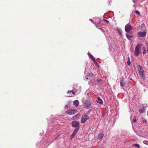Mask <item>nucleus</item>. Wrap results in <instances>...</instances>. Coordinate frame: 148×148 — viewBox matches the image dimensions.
I'll return each mask as SVG.
<instances>
[{
    "label": "nucleus",
    "mask_w": 148,
    "mask_h": 148,
    "mask_svg": "<svg viewBox=\"0 0 148 148\" xmlns=\"http://www.w3.org/2000/svg\"><path fill=\"white\" fill-rule=\"evenodd\" d=\"M42 134H41V133H40V136H42Z\"/></svg>",
    "instance_id": "f704fd0d"
},
{
    "label": "nucleus",
    "mask_w": 148,
    "mask_h": 148,
    "mask_svg": "<svg viewBox=\"0 0 148 148\" xmlns=\"http://www.w3.org/2000/svg\"><path fill=\"white\" fill-rule=\"evenodd\" d=\"M147 46H148V44H147Z\"/></svg>",
    "instance_id": "58836bf2"
},
{
    "label": "nucleus",
    "mask_w": 148,
    "mask_h": 148,
    "mask_svg": "<svg viewBox=\"0 0 148 148\" xmlns=\"http://www.w3.org/2000/svg\"><path fill=\"white\" fill-rule=\"evenodd\" d=\"M77 112V110L75 109H69L66 112L67 114L71 115H72Z\"/></svg>",
    "instance_id": "39448f33"
},
{
    "label": "nucleus",
    "mask_w": 148,
    "mask_h": 148,
    "mask_svg": "<svg viewBox=\"0 0 148 148\" xmlns=\"http://www.w3.org/2000/svg\"><path fill=\"white\" fill-rule=\"evenodd\" d=\"M89 93H88L87 94V95L88 96H89Z\"/></svg>",
    "instance_id": "72a5a7b5"
},
{
    "label": "nucleus",
    "mask_w": 148,
    "mask_h": 148,
    "mask_svg": "<svg viewBox=\"0 0 148 148\" xmlns=\"http://www.w3.org/2000/svg\"><path fill=\"white\" fill-rule=\"evenodd\" d=\"M90 20L93 23V21L92 19H90Z\"/></svg>",
    "instance_id": "7c9ffc66"
},
{
    "label": "nucleus",
    "mask_w": 148,
    "mask_h": 148,
    "mask_svg": "<svg viewBox=\"0 0 148 148\" xmlns=\"http://www.w3.org/2000/svg\"><path fill=\"white\" fill-rule=\"evenodd\" d=\"M75 136L74 135H73V134H72L71 136V138L72 139V138H73L74 136Z\"/></svg>",
    "instance_id": "c85d7f7f"
},
{
    "label": "nucleus",
    "mask_w": 148,
    "mask_h": 148,
    "mask_svg": "<svg viewBox=\"0 0 148 148\" xmlns=\"http://www.w3.org/2000/svg\"><path fill=\"white\" fill-rule=\"evenodd\" d=\"M147 51L148 52V49H147Z\"/></svg>",
    "instance_id": "e433bc0d"
},
{
    "label": "nucleus",
    "mask_w": 148,
    "mask_h": 148,
    "mask_svg": "<svg viewBox=\"0 0 148 148\" xmlns=\"http://www.w3.org/2000/svg\"><path fill=\"white\" fill-rule=\"evenodd\" d=\"M120 85L121 86H123L124 85V82L122 81H121L120 82Z\"/></svg>",
    "instance_id": "412c9836"
},
{
    "label": "nucleus",
    "mask_w": 148,
    "mask_h": 148,
    "mask_svg": "<svg viewBox=\"0 0 148 148\" xmlns=\"http://www.w3.org/2000/svg\"><path fill=\"white\" fill-rule=\"evenodd\" d=\"M133 121L134 123H135L137 121V120L136 119H133Z\"/></svg>",
    "instance_id": "cd10ccee"
},
{
    "label": "nucleus",
    "mask_w": 148,
    "mask_h": 148,
    "mask_svg": "<svg viewBox=\"0 0 148 148\" xmlns=\"http://www.w3.org/2000/svg\"><path fill=\"white\" fill-rule=\"evenodd\" d=\"M97 101L98 103H99L100 104H102L103 103L102 100L100 99L99 97L97 98Z\"/></svg>",
    "instance_id": "9b49d317"
},
{
    "label": "nucleus",
    "mask_w": 148,
    "mask_h": 148,
    "mask_svg": "<svg viewBox=\"0 0 148 148\" xmlns=\"http://www.w3.org/2000/svg\"><path fill=\"white\" fill-rule=\"evenodd\" d=\"M103 136V134H100L98 135V139L100 140L102 138Z\"/></svg>",
    "instance_id": "4468645a"
},
{
    "label": "nucleus",
    "mask_w": 148,
    "mask_h": 148,
    "mask_svg": "<svg viewBox=\"0 0 148 148\" xmlns=\"http://www.w3.org/2000/svg\"><path fill=\"white\" fill-rule=\"evenodd\" d=\"M92 60L94 63H97V62L95 60V59L94 57L93 58H92Z\"/></svg>",
    "instance_id": "393cba45"
},
{
    "label": "nucleus",
    "mask_w": 148,
    "mask_h": 148,
    "mask_svg": "<svg viewBox=\"0 0 148 148\" xmlns=\"http://www.w3.org/2000/svg\"><path fill=\"white\" fill-rule=\"evenodd\" d=\"M70 105L69 104L66 105L65 106V107H66L67 108H69L70 107Z\"/></svg>",
    "instance_id": "bb28decb"
},
{
    "label": "nucleus",
    "mask_w": 148,
    "mask_h": 148,
    "mask_svg": "<svg viewBox=\"0 0 148 148\" xmlns=\"http://www.w3.org/2000/svg\"><path fill=\"white\" fill-rule=\"evenodd\" d=\"M146 122H147V121L146 120H144L143 121V123H144V122L146 123Z\"/></svg>",
    "instance_id": "2f4dec72"
},
{
    "label": "nucleus",
    "mask_w": 148,
    "mask_h": 148,
    "mask_svg": "<svg viewBox=\"0 0 148 148\" xmlns=\"http://www.w3.org/2000/svg\"><path fill=\"white\" fill-rule=\"evenodd\" d=\"M88 55L89 56V57L90 58H91V59H92V58H93V56L90 53H88Z\"/></svg>",
    "instance_id": "5701e85b"
},
{
    "label": "nucleus",
    "mask_w": 148,
    "mask_h": 148,
    "mask_svg": "<svg viewBox=\"0 0 148 148\" xmlns=\"http://www.w3.org/2000/svg\"><path fill=\"white\" fill-rule=\"evenodd\" d=\"M103 21L106 23H109V21L106 19H103Z\"/></svg>",
    "instance_id": "b1692460"
},
{
    "label": "nucleus",
    "mask_w": 148,
    "mask_h": 148,
    "mask_svg": "<svg viewBox=\"0 0 148 148\" xmlns=\"http://www.w3.org/2000/svg\"><path fill=\"white\" fill-rule=\"evenodd\" d=\"M147 32L145 31L139 32L137 33L138 35L141 37H144L146 36Z\"/></svg>",
    "instance_id": "6e6552de"
},
{
    "label": "nucleus",
    "mask_w": 148,
    "mask_h": 148,
    "mask_svg": "<svg viewBox=\"0 0 148 148\" xmlns=\"http://www.w3.org/2000/svg\"><path fill=\"white\" fill-rule=\"evenodd\" d=\"M79 101L78 100H75L73 102V105H74L75 107H77L79 105Z\"/></svg>",
    "instance_id": "9d476101"
},
{
    "label": "nucleus",
    "mask_w": 148,
    "mask_h": 148,
    "mask_svg": "<svg viewBox=\"0 0 148 148\" xmlns=\"http://www.w3.org/2000/svg\"><path fill=\"white\" fill-rule=\"evenodd\" d=\"M95 64H96L97 66H98V64L97 63H97H94Z\"/></svg>",
    "instance_id": "473e14b6"
},
{
    "label": "nucleus",
    "mask_w": 148,
    "mask_h": 148,
    "mask_svg": "<svg viewBox=\"0 0 148 148\" xmlns=\"http://www.w3.org/2000/svg\"><path fill=\"white\" fill-rule=\"evenodd\" d=\"M135 12L138 15H140V13L139 11H138L137 10H135Z\"/></svg>",
    "instance_id": "4be33fe9"
},
{
    "label": "nucleus",
    "mask_w": 148,
    "mask_h": 148,
    "mask_svg": "<svg viewBox=\"0 0 148 148\" xmlns=\"http://www.w3.org/2000/svg\"><path fill=\"white\" fill-rule=\"evenodd\" d=\"M139 28L140 29H141L142 30H144V29L143 28H145V26L144 24L143 23L141 24V25H140L138 26Z\"/></svg>",
    "instance_id": "1a4fd4ad"
},
{
    "label": "nucleus",
    "mask_w": 148,
    "mask_h": 148,
    "mask_svg": "<svg viewBox=\"0 0 148 148\" xmlns=\"http://www.w3.org/2000/svg\"><path fill=\"white\" fill-rule=\"evenodd\" d=\"M127 64L128 65H130L131 64V63L130 62V58L129 57H128L127 58Z\"/></svg>",
    "instance_id": "6ab92c4d"
},
{
    "label": "nucleus",
    "mask_w": 148,
    "mask_h": 148,
    "mask_svg": "<svg viewBox=\"0 0 148 148\" xmlns=\"http://www.w3.org/2000/svg\"><path fill=\"white\" fill-rule=\"evenodd\" d=\"M79 127H77V128H76L75 129L74 132H73V133L72 134H73V135H75L77 133V132H78V131H79Z\"/></svg>",
    "instance_id": "ddd939ff"
},
{
    "label": "nucleus",
    "mask_w": 148,
    "mask_h": 148,
    "mask_svg": "<svg viewBox=\"0 0 148 148\" xmlns=\"http://www.w3.org/2000/svg\"><path fill=\"white\" fill-rule=\"evenodd\" d=\"M126 37L128 38H131L132 37V35H130L129 34H127L126 35Z\"/></svg>",
    "instance_id": "f3484780"
},
{
    "label": "nucleus",
    "mask_w": 148,
    "mask_h": 148,
    "mask_svg": "<svg viewBox=\"0 0 148 148\" xmlns=\"http://www.w3.org/2000/svg\"><path fill=\"white\" fill-rule=\"evenodd\" d=\"M147 115L148 116V111H147Z\"/></svg>",
    "instance_id": "c9c22d12"
},
{
    "label": "nucleus",
    "mask_w": 148,
    "mask_h": 148,
    "mask_svg": "<svg viewBox=\"0 0 148 148\" xmlns=\"http://www.w3.org/2000/svg\"><path fill=\"white\" fill-rule=\"evenodd\" d=\"M79 122L76 121H74L72 122V126L73 127L77 128L79 127Z\"/></svg>",
    "instance_id": "0eeeda50"
},
{
    "label": "nucleus",
    "mask_w": 148,
    "mask_h": 148,
    "mask_svg": "<svg viewBox=\"0 0 148 148\" xmlns=\"http://www.w3.org/2000/svg\"><path fill=\"white\" fill-rule=\"evenodd\" d=\"M93 74L92 73H90L89 74V76H92L93 75Z\"/></svg>",
    "instance_id": "c756f323"
},
{
    "label": "nucleus",
    "mask_w": 148,
    "mask_h": 148,
    "mask_svg": "<svg viewBox=\"0 0 148 148\" xmlns=\"http://www.w3.org/2000/svg\"><path fill=\"white\" fill-rule=\"evenodd\" d=\"M133 145L135 146L136 147L138 148H140V146L138 144H134Z\"/></svg>",
    "instance_id": "dca6fc26"
},
{
    "label": "nucleus",
    "mask_w": 148,
    "mask_h": 148,
    "mask_svg": "<svg viewBox=\"0 0 148 148\" xmlns=\"http://www.w3.org/2000/svg\"><path fill=\"white\" fill-rule=\"evenodd\" d=\"M138 68L139 75L141 78L143 79H144L145 78V73L143 69L142 68V67L140 65H139L138 66Z\"/></svg>",
    "instance_id": "f257e3e1"
},
{
    "label": "nucleus",
    "mask_w": 148,
    "mask_h": 148,
    "mask_svg": "<svg viewBox=\"0 0 148 148\" xmlns=\"http://www.w3.org/2000/svg\"><path fill=\"white\" fill-rule=\"evenodd\" d=\"M141 48V45L139 44H138L136 47L134 55L137 56H138L140 53V49Z\"/></svg>",
    "instance_id": "f03ea898"
},
{
    "label": "nucleus",
    "mask_w": 148,
    "mask_h": 148,
    "mask_svg": "<svg viewBox=\"0 0 148 148\" xmlns=\"http://www.w3.org/2000/svg\"><path fill=\"white\" fill-rule=\"evenodd\" d=\"M143 53L144 54H145L146 53V51L145 49H144L143 50Z\"/></svg>",
    "instance_id": "a878e982"
},
{
    "label": "nucleus",
    "mask_w": 148,
    "mask_h": 148,
    "mask_svg": "<svg viewBox=\"0 0 148 148\" xmlns=\"http://www.w3.org/2000/svg\"><path fill=\"white\" fill-rule=\"evenodd\" d=\"M67 93H73V95H74L75 94V92H74L73 91V90H71V91L69 90L68 91Z\"/></svg>",
    "instance_id": "aec40b11"
},
{
    "label": "nucleus",
    "mask_w": 148,
    "mask_h": 148,
    "mask_svg": "<svg viewBox=\"0 0 148 148\" xmlns=\"http://www.w3.org/2000/svg\"><path fill=\"white\" fill-rule=\"evenodd\" d=\"M117 31L120 36H121L122 35V32L121 30L120 29L117 28Z\"/></svg>",
    "instance_id": "f8f14e48"
},
{
    "label": "nucleus",
    "mask_w": 148,
    "mask_h": 148,
    "mask_svg": "<svg viewBox=\"0 0 148 148\" xmlns=\"http://www.w3.org/2000/svg\"><path fill=\"white\" fill-rule=\"evenodd\" d=\"M79 114H77L73 117V119H76L79 116Z\"/></svg>",
    "instance_id": "2eb2a0df"
},
{
    "label": "nucleus",
    "mask_w": 148,
    "mask_h": 148,
    "mask_svg": "<svg viewBox=\"0 0 148 148\" xmlns=\"http://www.w3.org/2000/svg\"><path fill=\"white\" fill-rule=\"evenodd\" d=\"M91 106V103L88 100L86 101L84 105V106L85 108L86 109H89Z\"/></svg>",
    "instance_id": "20e7f679"
},
{
    "label": "nucleus",
    "mask_w": 148,
    "mask_h": 148,
    "mask_svg": "<svg viewBox=\"0 0 148 148\" xmlns=\"http://www.w3.org/2000/svg\"><path fill=\"white\" fill-rule=\"evenodd\" d=\"M133 2H134V0H133Z\"/></svg>",
    "instance_id": "4c0bfd02"
},
{
    "label": "nucleus",
    "mask_w": 148,
    "mask_h": 148,
    "mask_svg": "<svg viewBox=\"0 0 148 148\" xmlns=\"http://www.w3.org/2000/svg\"><path fill=\"white\" fill-rule=\"evenodd\" d=\"M139 112L140 113H144L145 112V110L144 109H142L140 110Z\"/></svg>",
    "instance_id": "a211bd4d"
},
{
    "label": "nucleus",
    "mask_w": 148,
    "mask_h": 148,
    "mask_svg": "<svg viewBox=\"0 0 148 148\" xmlns=\"http://www.w3.org/2000/svg\"><path fill=\"white\" fill-rule=\"evenodd\" d=\"M89 117L87 114H85L82 115L81 119V122L84 123L88 119Z\"/></svg>",
    "instance_id": "7ed1b4c3"
},
{
    "label": "nucleus",
    "mask_w": 148,
    "mask_h": 148,
    "mask_svg": "<svg viewBox=\"0 0 148 148\" xmlns=\"http://www.w3.org/2000/svg\"><path fill=\"white\" fill-rule=\"evenodd\" d=\"M132 28V27L129 24H127L125 26V30L126 32H129Z\"/></svg>",
    "instance_id": "423d86ee"
}]
</instances>
